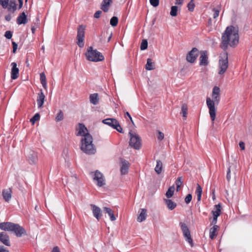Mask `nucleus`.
Masks as SVG:
<instances>
[{
    "mask_svg": "<svg viewBox=\"0 0 252 252\" xmlns=\"http://www.w3.org/2000/svg\"><path fill=\"white\" fill-rule=\"evenodd\" d=\"M238 29L230 26L227 27L221 37V48L225 51L228 46L235 47L239 42Z\"/></svg>",
    "mask_w": 252,
    "mask_h": 252,
    "instance_id": "1",
    "label": "nucleus"
},
{
    "mask_svg": "<svg viewBox=\"0 0 252 252\" xmlns=\"http://www.w3.org/2000/svg\"><path fill=\"white\" fill-rule=\"evenodd\" d=\"M220 88L217 86H215L213 89L212 94V98L211 99L209 97L206 98L207 106L209 109V113L212 121H214L216 119L217 108L215 105H218L220 102Z\"/></svg>",
    "mask_w": 252,
    "mask_h": 252,
    "instance_id": "2",
    "label": "nucleus"
},
{
    "mask_svg": "<svg viewBox=\"0 0 252 252\" xmlns=\"http://www.w3.org/2000/svg\"><path fill=\"white\" fill-rule=\"evenodd\" d=\"M81 150L88 155H94L96 152V148L93 144V138L91 135H87L81 140Z\"/></svg>",
    "mask_w": 252,
    "mask_h": 252,
    "instance_id": "3",
    "label": "nucleus"
},
{
    "mask_svg": "<svg viewBox=\"0 0 252 252\" xmlns=\"http://www.w3.org/2000/svg\"><path fill=\"white\" fill-rule=\"evenodd\" d=\"M0 229L8 231L14 232L17 237H21L22 235H26V231L19 224L11 222H1L0 223Z\"/></svg>",
    "mask_w": 252,
    "mask_h": 252,
    "instance_id": "4",
    "label": "nucleus"
},
{
    "mask_svg": "<svg viewBox=\"0 0 252 252\" xmlns=\"http://www.w3.org/2000/svg\"><path fill=\"white\" fill-rule=\"evenodd\" d=\"M228 67V54L226 51L220 53L218 65V74L222 76L226 71Z\"/></svg>",
    "mask_w": 252,
    "mask_h": 252,
    "instance_id": "5",
    "label": "nucleus"
},
{
    "mask_svg": "<svg viewBox=\"0 0 252 252\" xmlns=\"http://www.w3.org/2000/svg\"><path fill=\"white\" fill-rule=\"evenodd\" d=\"M85 55L87 59L91 62H100L103 61L104 59L101 53L96 50L93 49L92 47L88 48Z\"/></svg>",
    "mask_w": 252,
    "mask_h": 252,
    "instance_id": "6",
    "label": "nucleus"
},
{
    "mask_svg": "<svg viewBox=\"0 0 252 252\" xmlns=\"http://www.w3.org/2000/svg\"><path fill=\"white\" fill-rule=\"evenodd\" d=\"M85 29L86 26L83 25H80L77 28L76 43L78 46L80 48H82L84 46Z\"/></svg>",
    "mask_w": 252,
    "mask_h": 252,
    "instance_id": "7",
    "label": "nucleus"
},
{
    "mask_svg": "<svg viewBox=\"0 0 252 252\" xmlns=\"http://www.w3.org/2000/svg\"><path fill=\"white\" fill-rule=\"evenodd\" d=\"M130 136L129 145L135 149H139L141 145L140 137L135 132L130 130L129 132Z\"/></svg>",
    "mask_w": 252,
    "mask_h": 252,
    "instance_id": "8",
    "label": "nucleus"
},
{
    "mask_svg": "<svg viewBox=\"0 0 252 252\" xmlns=\"http://www.w3.org/2000/svg\"><path fill=\"white\" fill-rule=\"evenodd\" d=\"M102 123L112 127L114 129H116L119 132H123L122 128L120 126L118 121L116 119H106L102 121Z\"/></svg>",
    "mask_w": 252,
    "mask_h": 252,
    "instance_id": "9",
    "label": "nucleus"
},
{
    "mask_svg": "<svg viewBox=\"0 0 252 252\" xmlns=\"http://www.w3.org/2000/svg\"><path fill=\"white\" fill-rule=\"evenodd\" d=\"M180 225L181 226L184 238H185L186 240L188 241V242L190 244V245L191 247H193V241L191 237L190 231L187 225L184 222H180Z\"/></svg>",
    "mask_w": 252,
    "mask_h": 252,
    "instance_id": "10",
    "label": "nucleus"
},
{
    "mask_svg": "<svg viewBox=\"0 0 252 252\" xmlns=\"http://www.w3.org/2000/svg\"><path fill=\"white\" fill-rule=\"evenodd\" d=\"M199 54V50L196 48H193L187 54V61L190 63H193Z\"/></svg>",
    "mask_w": 252,
    "mask_h": 252,
    "instance_id": "11",
    "label": "nucleus"
},
{
    "mask_svg": "<svg viewBox=\"0 0 252 252\" xmlns=\"http://www.w3.org/2000/svg\"><path fill=\"white\" fill-rule=\"evenodd\" d=\"M77 136H81L82 137H86L87 135H91L89 132L87 128L85 126L82 124H79L76 127Z\"/></svg>",
    "mask_w": 252,
    "mask_h": 252,
    "instance_id": "12",
    "label": "nucleus"
},
{
    "mask_svg": "<svg viewBox=\"0 0 252 252\" xmlns=\"http://www.w3.org/2000/svg\"><path fill=\"white\" fill-rule=\"evenodd\" d=\"M94 180L97 182V185L100 187L105 184V181L103 174L96 170L94 174Z\"/></svg>",
    "mask_w": 252,
    "mask_h": 252,
    "instance_id": "13",
    "label": "nucleus"
},
{
    "mask_svg": "<svg viewBox=\"0 0 252 252\" xmlns=\"http://www.w3.org/2000/svg\"><path fill=\"white\" fill-rule=\"evenodd\" d=\"M199 64L201 66H207L209 64L207 52L201 51L200 52Z\"/></svg>",
    "mask_w": 252,
    "mask_h": 252,
    "instance_id": "14",
    "label": "nucleus"
},
{
    "mask_svg": "<svg viewBox=\"0 0 252 252\" xmlns=\"http://www.w3.org/2000/svg\"><path fill=\"white\" fill-rule=\"evenodd\" d=\"M90 206L94 216L99 220L102 215L101 209L94 204H91Z\"/></svg>",
    "mask_w": 252,
    "mask_h": 252,
    "instance_id": "15",
    "label": "nucleus"
},
{
    "mask_svg": "<svg viewBox=\"0 0 252 252\" xmlns=\"http://www.w3.org/2000/svg\"><path fill=\"white\" fill-rule=\"evenodd\" d=\"M129 167V163L124 159H121V173L125 175L127 173Z\"/></svg>",
    "mask_w": 252,
    "mask_h": 252,
    "instance_id": "16",
    "label": "nucleus"
},
{
    "mask_svg": "<svg viewBox=\"0 0 252 252\" xmlns=\"http://www.w3.org/2000/svg\"><path fill=\"white\" fill-rule=\"evenodd\" d=\"M11 65L12 66L11 77L12 79L14 80L18 77L19 70L17 67V64L16 63H12Z\"/></svg>",
    "mask_w": 252,
    "mask_h": 252,
    "instance_id": "17",
    "label": "nucleus"
},
{
    "mask_svg": "<svg viewBox=\"0 0 252 252\" xmlns=\"http://www.w3.org/2000/svg\"><path fill=\"white\" fill-rule=\"evenodd\" d=\"M0 241L6 246H10L9 237L5 232H2L0 233Z\"/></svg>",
    "mask_w": 252,
    "mask_h": 252,
    "instance_id": "18",
    "label": "nucleus"
},
{
    "mask_svg": "<svg viewBox=\"0 0 252 252\" xmlns=\"http://www.w3.org/2000/svg\"><path fill=\"white\" fill-rule=\"evenodd\" d=\"M28 160L31 164H35L38 160L37 154L33 151L30 152L28 156Z\"/></svg>",
    "mask_w": 252,
    "mask_h": 252,
    "instance_id": "19",
    "label": "nucleus"
},
{
    "mask_svg": "<svg viewBox=\"0 0 252 252\" xmlns=\"http://www.w3.org/2000/svg\"><path fill=\"white\" fill-rule=\"evenodd\" d=\"M2 195L3 199L6 202H9L12 197V189L11 188L2 190Z\"/></svg>",
    "mask_w": 252,
    "mask_h": 252,
    "instance_id": "20",
    "label": "nucleus"
},
{
    "mask_svg": "<svg viewBox=\"0 0 252 252\" xmlns=\"http://www.w3.org/2000/svg\"><path fill=\"white\" fill-rule=\"evenodd\" d=\"M45 96L43 94V93L41 91L38 94V96L37 98V103L38 105V107L39 108H40L42 107L43 104L45 101Z\"/></svg>",
    "mask_w": 252,
    "mask_h": 252,
    "instance_id": "21",
    "label": "nucleus"
},
{
    "mask_svg": "<svg viewBox=\"0 0 252 252\" xmlns=\"http://www.w3.org/2000/svg\"><path fill=\"white\" fill-rule=\"evenodd\" d=\"M236 167H237V165H236V163L229 164V167H228V170L227 172V174H226V179H227V181L229 182L231 179V175H230L231 168H232V170L234 169V171H233L234 174H236L235 170H236Z\"/></svg>",
    "mask_w": 252,
    "mask_h": 252,
    "instance_id": "22",
    "label": "nucleus"
},
{
    "mask_svg": "<svg viewBox=\"0 0 252 252\" xmlns=\"http://www.w3.org/2000/svg\"><path fill=\"white\" fill-rule=\"evenodd\" d=\"M219 226L214 225L210 229L209 234L210 238L213 240L216 238L217 235V231L219 229Z\"/></svg>",
    "mask_w": 252,
    "mask_h": 252,
    "instance_id": "23",
    "label": "nucleus"
},
{
    "mask_svg": "<svg viewBox=\"0 0 252 252\" xmlns=\"http://www.w3.org/2000/svg\"><path fill=\"white\" fill-rule=\"evenodd\" d=\"M163 201L167 208L170 210H173L177 206V204L171 199L165 198L163 199Z\"/></svg>",
    "mask_w": 252,
    "mask_h": 252,
    "instance_id": "24",
    "label": "nucleus"
},
{
    "mask_svg": "<svg viewBox=\"0 0 252 252\" xmlns=\"http://www.w3.org/2000/svg\"><path fill=\"white\" fill-rule=\"evenodd\" d=\"M27 22V16L24 12L18 17L17 22L19 25L25 24Z\"/></svg>",
    "mask_w": 252,
    "mask_h": 252,
    "instance_id": "25",
    "label": "nucleus"
},
{
    "mask_svg": "<svg viewBox=\"0 0 252 252\" xmlns=\"http://www.w3.org/2000/svg\"><path fill=\"white\" fill-rule=\"evenodd\" d=\"M103 211L105 213L108 215L111 221H115L116 220V217L115 216L113 211L110 208L104 207L103 208Z\"/></svg>",
    "mask_w": 252,
    "mask_h": 252,
    "instance_id": "26",
    "label": "nucleus"
},
{
    "mask_svg": "<svg viewBox=\"0 0 252 252\" xmlns=\"http://www.w3.org/2000/svg\"><path fill=\"white\" fill-rule=\"evenodd\" d=\"M90 101L94 105H96L99 102L98 94L97 93L91 94L90 95Z\"/></svg>",
    "mask_w": 252,
    "mask_h": 252,
    "instance_id": "27",
    "label": "nucleus"
},
{
    "mask_svg": "<svg viewBox=\"0 0 252 252\" xmlns=\"http://www.w3.org/2000/svg\"><path fill=\"white\" fill-rule=\"evenodd\" d=\"M147 216V210L145 209H141V213L137 217V221L138 222H142L145 220Z\"/></svg>",
    "mask_w": 252,
    "mask_h": 252,
    "instance_id": "28",
    "label": "nucleus"
},
{
    "mask_svg": "<svg viewBox=\"0 0 252 252\" xmlns=\"http://www.w3.org/2000/svg\"><path fill=\"white\" fill-rule=\"evenodd\" d=\"M112 0H103L101 4V9L104 11L107 12L108 10L110 3Z\"/></svg>",
    "mask_w": 252,
    "mask_h": 252,
    "instance_id": "29",
    "label": "nucleus"
},
{
    "mask_svg": "<svg viewBox=\"0 0 252 252\" xmlns=\"http://www.w3.org/2000/svg\"><path fill=\"white\" fill-rule=\"evenodd\" d=\"M220 207L221 206L220 204L215 206L213 210L212 211L213 216L219 217L220 215Z\"/></svg>",
    "mask_w": 252,
    "mask_h": 252,
    "instance_id": "30",
    "label": "nucleus"
},
{
    "mask_svg": "<svg viewBox=\"0 0 252 252\" xmlns=\"http://www.w3.org/2000/svg\"><path fill=\"white\" fill-rule=\"evenodd\" d=\"M162 163L160 160H157V164L155 168L156 172L158 174H160L162 172Z\"/></svg>",
    "mask_w": 252,
    "mask_h": 252,
    "instance_id": "31",
    "label": "nucleus"
},
{
    "mask_svg": "<svg viewBox=\"0 0 252 252\" xmlns=\"http://www.w3.org/2000/svg\"><path fill=\"white\" fill-rule=\"evenodd\" d=\"M174 190H175V187L174 185L172 186H171L169 188V189H168V190L167 191V192L165 194V195H166V197L167 198V199H169V198H171L173 195Z\"/></svg>",
    "mask_w": 252,
    "mask_h": 252,
    "instance_id": "32",
    "label": "nucleus"
},
{
    "mask_svg": "<svg viewBox=\"0 0 252 252\" xmlns=\"http://www.w3.org/2000/svg\"><path fill=\"white\" fill-rule=\"evenodd\" d=\"M145 68L148 70H153L155 68V63L152 62L151 59H148Z\"/></svg>",
    "mask_w": 252,
    "mask_h": 252,
    "instance_id": "33",
    "label": "nucleus"
},
{
    "mask_svg": "<svg viewBox=\"0 0 252 252\" xmlns=\"http://www.w3.org/2000/svg\"><path fill=\"white\" fill-rule=\"evenodd\" d=\"M40 79L41 83L43 87L45 89H47L46 79L44 73L42 72L40 74Z\"/></svg>",
    "mask_w": 252,
    "mask_h": 252,
    "instance_id": "34",
    "label": "nucleus"
},
{
    "mask_svg": "<svg viewBox=\"0 0 252 252\" xmlns=\"http://www.w3.org/2000/svg\"><path fill=\"white\" fill-rule=\"evenodd\" d=\"M9 11L14 12L16 9V5L15 2L13 0H11L8 3V6L7 7Z\"/></svg>",
    "mask_w": 252,
    "mask_h": 252,
    "instance_id": "35",
    "label": "nucleus"
},
{
    "mask_svg": "<svg viewBox=\"0 0 252 252\" xmlns=\"http://www.w3.org/2000/svg\"><path fill=\"white\" fill-rule=\"evenodd\" d=\"M202 192V190L201 186L199 184H197L196 190V193L197 194L198 201H199L201 200Z\"/></svg>",
    "mask_w": 252,
    "mask_h": 252,
    "instance_id": "36",
    "label": "nucleus"
},
{
    "mask_svg": "<svg viewBox=\"0 0 252 252\" xmlns=\"http://www.w3.org/2000/svg\"><path fill=\"white\" fill-rule=\"evenodd\" d=\"M188 105L187 104L184 103L182 106V113L183 114V116L184 118H186L188 114Z\"/></svg>",
    "mask_w": 252,
    "mask_h": 252,
    "instance_id": "37",
    "label": "nucleus"
},
{
    "mask_svg": "<svg viewBox=\"0 0 252 252\" xmlns=\"http://www.w3.org/2000/svg\"><path fill=\"white\" fill-rule=\"evenodd\" d=\"M182 177H179L177 178L176 181V184L177 186L176 190L178 191L180 190V188L183 186V182L182 181Z\"/></svg>",
    "mask_w": 252,
    "mask_h": 252,
    "instance_id": "38",
    "label": "nucleus"
},
{
    "mask_svg": "<svg viewBox=\"0 0 252 252\" xmlns=\"http://www.w3.org/2000/svg\"><path fill=\"white\" fill-rule=\"evenodd\" d=\"M178 8L177 6H172L171 8L170 14L171 16L175 17L177 15Z\"/></svg>",
    "mask_w": 252,
    "mask_h": 252,
    "instance_id": "39",
    "label": "nucleus"
},
{
    "mask_svg": "<svg viewBox=\"0 0 252 252\" xmlns=\"http://www.w3.org/2000/svg\"><path fill=\"white\" fill-rule=\"evenodd\" d=\"M195 7L194 0H191L188 4V8L189 11H193Z\"/></svg>",
    "mask_w": 252,
    "mask_h": 252,
    "instance_id": "40",
    "label": "nucleus"
},
{
    "mask_svg": "<svg viewBox=\"0 0 252 252\" xmlns=\"http://www.w3.org/2000/svg\"><path fill=\"white\" fill-rule=\"evenodd\" d=\"M118 22V19L117 17H113L110 21V25L113 27H115L117 25Z\"/></svg>",
    "mask_w": 252,
    "mask_h": 252,
    "instance_id": "41",
    "label": "nucleus"
},
{
    "mask_svg": "<svg viewBox=\"0 0 252 252\" xmlns=\"http://www.w3.org/2000/svg\"><path fill=\"white\" fill-rule=\"evenodd\" d=\"M148 47V41L146 39H143L142 41L140 46V49L141 50H145Z\"/></svg>",
    "mask_w": 252,
    "mask_h": 252,
    "instance_id": "42",
    "label": "nucleus"
},
{
    "mask_svg": "<svg viewBox=\"0 0 252 252\" xmlns=\"http://www.w3.org/2000/svg\"><path fill=\"white\" fill-rule=\"evenodd\" d=\"M63 112L60 110V112L58 113L56 117V120L57 122H59L63 120Z\"/></svg>",
    "mask_w": 252,
    "mask_h": 252,
    "instance_id": "43",
    "label": "nucleus"
},
{
    "mask_svg": "<svg viewBox=\"0 0 252 252\" xmlns=\"http://www.w3.org/2000/svg\"><path fill=\"white\" fill-rule=\"evenodd\" d=\"M40 119V115L38 113L35 114L34 116L31 119L30 121L32 125H34L36 121H37Z\"/></svg>",
    "mask_w": 252,
    "mask_h": 252,
    "instance_id": "44",
    "label": "nucleus"
},
{
    "mask_svg": "<svg viewBox=\"0 0 252 252\" xmlns=\"http://www.w3.org/2000/svg\"><path fill=\"white\" fill-rule=\"evenodd\" d=\"M9 0H0V4L3 8H6L8 6V2Z\"/></svg>",
    "mask_w": 252,
    "mask_h": 252,
    "instance_id": "45",
    "label": "nucleus"
},
{
    "mask_svg": "<svg viewBox=\"0 0 252 252\" xmlns=\"http://www.w3.org/2000/svg\"><path fill=\"white\" fill-rule=\"evenodd\" d=\"M150 2L154 7H157L159 4V0H150Z\"/></svg>",
    "mask_w": 252,
    "mask_h": 252,
    "instance_id": "46",
    "label": "nucleus"
},
{
    "mask_svg": "<svg viewBox=\"0 0 252 252\" xmlns=\"http://www.w3.org/2000/svg\"><path fill=\"white\" fill-rule=\"evenodd\" d=\"M192 199V195L191 194H189L187 195L185 199V201L187 204H189Z\"/></svg>",
    "mask_w": 252,
    "mask_h": 252,
    "instance_id": "47",
    "label": "nucleus"
},
{
    "mask_svg": "<svg viewBox=\"0 0 252 252\" xmlns=\"http://www.w3.org/2000/svg\"><path fill=\"white\" fill-rule=\"evenodd\" d=\"M4 36L7 38V39H10L11 38L12 36V32L9 31H6L5 32V34H4Z\"/></svg>",
    "mask_w": 252,
    "mask_h": 252,
    "instance_id": "48",
    "label": "nucleus"
},
{
    "mask_svg": "<svg viewBox=\"0 0 252 252\" xmlns=\"http://www.w3.org/2000/svg\"><path fill=\"white\" fill-rule=\"evenodd\" d=\"M213 10L214 12V13L213 14V18L214 19H216V18H217L219 16V13H220V11H219V10L217 9L216 8H213Z\"/></svg>",
    "mask_w": 252,
    "mask_h": 252,
    "instance_id": "49",
    "label": "nucleus"
},
{
    "mask_svg": "<svg viewBox=\"0 0 252 252\" xmlns=\"http://www.w3.org/2000/svg\"><path fill=\"white\" fill-rule=\"evenodd\" d=\"M164 138V134L161 131H158V139L159 140H162Z\"/></svg>",
    "mask_w": 252,
    "mask_h": 252,
    "instance_id": "50",
    "label": "nucleus"
},
{
    "mask_svg": "<svg viewBox=\"0 0 252 252\" xmlns=\"http://www.w3.org/2000/svg\"><path fill=\"white\" fill-rule=\"evenodd\" d=\"M101 13H102L101 11H100V10L97 11L94 14V17L95 18H98L100 16Z\"/></svg>",
    "mask_w": 252,
    "mask_h": 252,
    "instance_id": "51",
    "label": "nucleus"
},
{
    "mask_svg": "<svg viewBox=\"0 0 252 252\" xmlns=\"http://www.w3.org/2000/svg\"><path fill=\"white\" fill-rule=\"evenodd\" d=\"M12 45H13V52L14 53L16 51L18 45L15 42H12Z\"/></svg>",
    "mask_w": 252,
    "mask_h": 252,
    "instance_id": "52",
    "label": "nucleus"
},
{
    "mask_svg": "<svg viewBox=\"0 0 252 252\" xmlns=\"http://www.w3.org/2000/svg\"><path fill=\"white\" fill-rule=\"evenodd\" d=\"M239 146L242 150H244L245 147V143L243 142H239Z\"/></svg>",
    "mask_w": 252,
    "mask_h": 252,
    "instance_id": "53",
    "label": "nucleus"
},
{
    "mask_svg": "<svg viewBox=\"0 0 252 252\" xmlns=\"http://www.w3.org/2000/svg\"><path fill=\"white\" fill-rule=\"evenodd\" d=\"M184 0H175V4L176 5H182Z\"/></svg>",
    "mask_w": 252,
    "mask_h": 252,
    "instance_id": "54",
    "label": "nucleus"
},
{
    "mask_svg": "<svg viewBox=\"0 0 252 252\" xmlns=\"http://www.w3.org/2000/svg\"><path fill=\"white\" fill-rule=\"evenodd\" d=\"M218 217L213 216V220L212 222V224L214 225H216L217 222V218Z\"/></svg>",
    "mask_w": 252,
    "mask_h": 252,
    "instance_id": "55",
    "label": "nucleus"
},
{
    "mask_svg": "<svg viewBox=\"0 0 252 252\" xmlns=\"http://www.w3.org/2000/svg\"><path fill=\"white\" fill-rule=\"evenodd\" d=\"M52 252H60V251L59 247L56 246L53 248Z\"/></svg>",
    "mask_w": 252,
    "mask_h": 252,
    "instance_id": "56",
    "label": "nucleus"
},
{
    "mask_svg": "<svg viewBox=\"0 0 252 252\" xmlns=\"http://www.w3.org/2000/svg\"><path fill=\"white\" fill-rule=\"evenodd\" d=\"M8 252V251H6L4 248L3 246H0V252Z\"/></svg>",
    "mask_w": 252,
    "mask_h": 252,
    "instance_id": "57",
    "label": "nucleus"
},
{
    "mask_svg": "<svg viewBox=\"0 0 252 252\" xmlns=\"http://www.w3.org/2000/svg\"><path fill=\"white\" fill-rule=\"evenodd\" d=\"M18 0L19 3V8L20 9L23 6V0Z\"/></svg>",
    "mask_w": 252,
    "mask_h": 252,
    "instance_id": "58",
    "label": "nucleus"
},
{
    "mask_svg": "<svg viewBox=\"0 0 252 252\" xmlns=\"http://www.w3.org/2000/svg\"><path fill=\"white\" fill-rule=\"evenodd\" d=\"M5 19L7 21H10V20L11 19V17H10V15L6 16L5 17Z\"/></svg>",
    "mask_w": 252,
    "mask_h": 252,
    "instance_id": "59",
    "label": "nucleus"
},
{
    "mask_svg": "<svg viewBox=\"0 0 252 252\" xmlns=\"http://www.w3.org/2000/svg\"><path fill=\"white\" fill-rule=\"evenodd\" d=\"M125 116H128V117H130V115L129 114V113L127 112H126V113H125Z\"/></svg>",
    "mask_w": 252,
    "mask_h": 252,
    "instance_id": "60",
    "label": "nucleus"
},
{
    "mask_svg": "<svg viewBox=\"0 0 252 252\" xmlns=\"http://www.w3.org/2000/svg\"><path fill=\"white\" fill-rule=\"evenodd\" d=\"M32 33H34L35 28H34V27H32Z\"/></svg>",
    "mask_w": 252,
    "mask_h": 252,
    "instance_id": "61",
    "label": "nucleus"
},
{
    "mask_svg": "<svg viewBox=\"0 0 252 252\" xmlns=\"http://www.w3.org/2000/svg\"><path fill=\"white\" fill-rule=\"evenodd\" d=\"M129 118L130 120L131 121L132 124H134V123H133V121L132 120V119L131 117L130 116V117H129Z\"/></svg>",
    "mask_w": 252,
    "mask_h": 252,
    "instance_id": "62",
    "label": "nucleus"
},
{
    "mask_svg": "<svg viewBox=\"0 0 252 252\" xmlns=\"http://www.w3.org/2000/svg\"><path fill=\"white\" fill-rule=\"evenodd\" d=\"M41 49L43 51V52L44 51V50H45V47L44 46H42V47H41Z\"/></svg>",
    "mask_w": 252,
    "mask_h": 252,
    "instance_id": "63",
    "label": "nucleus"
},
{
    "mask_svg": "<svg viewBox=\"0 0 252 252\" xmlns=\"http://www.w3.org/2000/svg\"><path fill=\"white\" fill-rule=\"evenodd\" d=\"M111 38V35H110V36H109V37L108 38V41H110V40Z\"/></svg>",
    "mask_w": 252,
    "mask_h": 252,
    "instance_id": "64",
    "label": "nucleus"
}]
</instances>
